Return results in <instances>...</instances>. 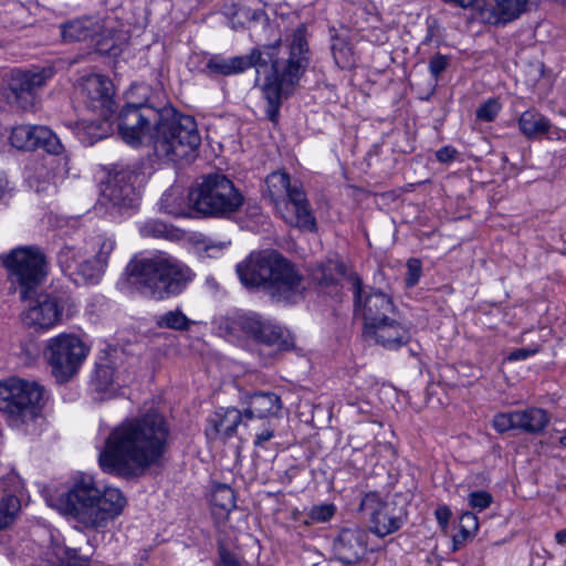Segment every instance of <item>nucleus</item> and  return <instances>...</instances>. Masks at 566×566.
Wrapping results in <instances>:
<instances>
[{
	"label": "nucleus",
	"mask_w": 566,
	"mask_h": 566,
	"mask_svg": "<svg viewBox=\"0 0 566 566\" xmlns=\"http://www.w3.org/2000/svg\"><path fill=\"white\" fill-rule=\"evenodd\" d=\"M473 535L474 534H467L463 528L460 527L459 532L453 535V549H459L462 545H464L467 539Z\"/></svg>",
	"instance_id": "nucleus-51"
},
{
	"label": "nucleus",
	"mask_w": 566,
	"mask_h": 566,
	"mask_svg": "<svg viewBox=\"0 0 566 566\" xmlns=\"http://www.w3.org/2000/svg\"><path fill=\"white\" fill-rule=\"evenodd\" d=\"M520 411V431L528 434L542 433L551 422L548 412L543 408L528 407Z\"/></svg>",
	"instance_id": "nucleus-25"
},
{
	"label": "nucleus",
	"mask_w": 566,
	"mask_h": 566,
	"mask_svg": "<svg viewBox=\"0 0 566 566\" xmlns=\"http://www.w3.org/2000/svg\"><path fill=\"white\" fill-rule=\"evenodd\" d=\"M436 518L440 526L446 527L451 517V511L448 506H439L434 511Z\"/></svg>",
	"instance_id": "nucleus-50"
},
{
	"label": "nucleus",
	"mask_w": 566,
	"mask_h": 566,
	"mask_svg": "<svg viewBox=\"0 0 566 566\" xmlns=\"http://www.w3.org/2000/svg\"><path fill=\"white\" fill-rule=\"evenodd\" d=\"M555 539L556 542L559 544V545H565L566 544V528L557 532L555 534Z\"/></svg>",
	"instance_id": "nucleus-54"
},
{
	"label": "nucleus",
	"mask_w": 566,
	"mask_h": 566,
	"mask_svg": "<svg viewBox=\"0 0 566 566\" xmlns=\"http://www.w3.org/2000/svg\"><path fill=\"white\" fill-rule=\"evenodd\" d=\"M155 324L159 328L185 332L190 328L192 321L181 310L176 308L155 316Z\"/></svg>",
	"instance_id": "nucleus-33"
},
{
	"label": "nucleus",
	"mask_w": 566,
	"mask_h": 566,
	"mask_svg": "<svg viewBox=\"0 0 566 566\" xmlns=\"http://www.w3.org/2000/svg\"><path fill=\"white\" fill-rule=\"evenodd\" d=\"M559 444L566 448V432L559 438Z\"/></svg>",
	"instance_id": "nucleus-57"
},
{
	"label": "nucleus",
	"mask_w": 566,
	"mask_h": 566,
	"mask_svg": "<svg viewBox=\"0 0 566 566\" xmlns=\"http://www.w3.org/2000/svg\"><path fill=\"white\" fill-rule=\"evenodd\" d=\"M449 65L450 57L448 55L437 53L430 57L428 67L436 84L439 82L441 74L446 72Z\"/></svg>",
	"instance_id": "nucleus-38"
},
{
	"label": "nucleus",
	"mask_w": 566,
	"mask_h": 566,
	"mask_svg": "<svg viewBox=\"0 0 566 566\" xmlns=\"http://www.w3.org/2000/svg\"><path fill=\"white\" fill-rule=\"evenodd\" d=\"M240 399L241 403L245 406L243 409L245 421L279 418L283 408L281 397L273 391L245 392Z\"/></svg>",
	"instance_id": "nucleus-22"
},
{
	"label": "nucleus",
	"mask_w": 566,
	"mask_h": 566,
	"mask_svg": "<svg viewBox=\"0 0 566 566\" xmlns=\"http://www.w3.org/2000/svg\"><path fill=\"white\" fill-rule=\"evenodd\" d=\"M137 178L136 171L129 167L115 169L102 188L99 202L118 212L134 208L138 201Z\"/></svg>",
	"instance_id": "nucleus-17"
},
{
	"label": "nucleus",
	"mask_w": 566,
	"mask_h": 566,
	"mask_svg": "<svg viewBox=\"0 0 566 566\" xmlns=\"http://www.w3.org/2000/svg\"><path fill=\"white\" fill-rule=\"evenodd\" d=\"M265 184V198L274 205L287 224L308 231L316 229L315 218L300 181H292L284 171H274L266 177Z\"/></svg>",
	"instance_id": "nucleus-9"
},
{
	"label": "nucleus",
	"mask_w": 566,
	"mask_h": 566,
	"mask_svg": "<svg viewBox=\"0 0 566 566\" xmlns=\"http://www.w3.org/2000/svg\"><path fill=\"white\" fill-rule=\"evenodd\" d=\"M45 263L44 254L35 247L17 248L4 259L9 279L18 285L23 301H28L43 282Z\"/></svg>",
	"instance_id": "nucleus-12"
},
{
	"label": "nucleus",
	"mask_w": 566,
	"mask_h": 566,
	"mask_svg": "<svg viewBox=\"0 0 566 566\" xmlns=\"http://www.w3.org/2000/svg\"><path fill=\"white\" fill-rule=\"evenodd\" d=\"M218 554L221 566H241L240 558L233 552L229 551L223 543H219Z\"/></svg>",
	"instance_id": "nucleus-44"
},
{
	"label": "nucleus",
	"mask_w": 566,
	"mask_h": 566,
	"mask_svg": "<svg viewBox=\"0 0 566 566\" xmlns=\"http://www.w3.org/2000/svg\"><path fill=\"white\" fill-rule=\"evenodd\" d=\"M422 273V265L420 260L410 259L407 262V273L405 284L407 287H413L420 280Z\"/></svg>",
	"instance_id": "nucleus-42"
},
{
	"label": "nucleus",
	"mask_w": 566,
	"mask_h": 566,
	"mask_svg": "<svg viewBox=\"0 0 566 566\" xmlns=\"http://www.w3.org/2000/svg\"><path fill=\"white\" fill-rule=\"evenodd\" d=\"M84 254L85 249L81 247L63 245L56 255L57 264L64 274L74 280Z\"/></svg>",
	"instance_id": "nucleus-27"
},
{
	"label": "nucleus",
	"mask_w": 566,
	"mask_h": 566,
	"mask_svg": "<svg viewBox=\"0 0 566 566\" xmlns=\"http://www.w3.org/2000/svg\"><path fill=\"white\" fill-rule=\"evenodd\" d=\"M332 53L340 69H349L355 64L353 49L346 36L332 34Z\"/></svg>",
	"instance_id": "nucleus-32"
},
{
	"label": "nucleus",
	"mask_w": 566,
	"mask_h": 566,
	"mask_svg": "<svg viewBox=\"0 0 566 566\" xmlns=\"http://www.w3.org/2000/svg\"><path fill=\"white\" fill-rule=\"evenodd\" d=\"M249 211L252 217H256V216L261 214V208H260V206H256V205L249 207Z\"/></svg>",
	"instance_id": "nucleus-55"
},
{
	"label": "nucleus",
	"mask_w": 566,
	"mask_h": 566,
	"mask_svg": "<svg viewBox=\"0 0 566 566\" xmlns=\"http://www.w3.org/2000/svg\"><path fill=\"white\" fill-rule=\"evenodd\" d=\"M208 422L207 436L209 438L223 437L228 439L235 433L240 423L243 422L244 426H248V421L244 420L243 411L232 407H221L217 409Z\"/></svg>",
	"instance_id": "nucleus-24"
},
{
	"label": "nucleus",
	"mask_w": 566,
	"mask_h": 566,
	"mask_svg": "<svg viewBox=\"0 0 566 566\" xmlns=\"http://www.w3.org/2000/svg\"><path fill=\"white\" fill-rule=\"evenodd\" d=\"M42 397L43 388L34 381L18 377L0 381V411L14 426L39 417Z\"/></svg>",
	"instance_id": "nucleus-10"
},
{
	"label": "nucleus",
	"mask_w": 566,
	"mask_h": 566,
	"mask_svg": "<svg viewBox=\"0 0 566 566\" xmlns=\"http://www.w3.org/2000/svg\"><path fill=\"white\" fill-rule=\"evenodd\" d=\"M493 502L491 493L486 491H474L468 495V503L472 510L479 512L488 509Z\"/></svg>",
	"instance_id": "nucleus-41"
},
{
	"label": "nucleus",
	"mask_w": 566,
	"mask_h": 566,
	"mask_svg": "<svg viewBox=\"0 0 566 566\" xmlns=\"http://www.w3.org/2000/svg\"><path fill=\"white\" fill-rule=\"evenodd\" d=\"M140 233L145 238H164L169 233V230L163 221L149 220L140 227Z\"/></svg>",
	"instance_id": "nucleus-39"
},
{
	"label": "nucleus",
	"mask_w": 566,
	"mask_h": 566,
	"mask_svg": "<svg viewBox=\"0 0 566 566\" xmlns=\"http://www.w3.org/2000/svg\"><path fill=\"white\" fill-rule=\"evenodd\" d=\"M105 270L106 269L102 266L93 255H88L85 251L74 281L77 283H97L103 276Z\"/></svg>",
	"instance_id": "nucleus-30"
},
{
	"label": "nucleus",
	"mask_w": 566,
	"mask_h": 566,
	"mask_svg": "<svg viewBox=\"0 0 566 566\" xmlns=\"http://www.w3.org/2000/svg\"><path fill=\"white\" fill-rule=\"evenodd\" d=\"M21 509V502L13 494H6L0 500V530L11 525Z\"/></svg>",
	"instance_id": "nucleus-35"
},
{
	"label": "nucleus",
	"mask_w": 566,
	"mask_h": 566,
	"mask_svg": "<svg viewBox=\"0 0 566 566\" xmlns=\"http://www.w3.org/2000/svg\"><path fill=\"white\" fill-rule=\"evenodd\" d=\"M61 34L67 42L92 39L98 52L114 56L120 52V45L126 40L124 34L114 32L108 20L93 17L74 19L62 24Z\"/></svg>",
	"instance_id": "nucleus-14"
},
{
	"label": "nucleus",
	"mask_w": 566,
	"mask_h": 566,
	"mask_svg": "<svg viewBox=\"0 0 566 566\" xmlns=\"http://www.w3.org/2000/svg\"><path fill=\"white\" fill-rule=\"evenodd\" d=\"M361 512L369 517L370 531L382 538L399 531L407 522V512L392 501H382L377 494L368 493L360 503Z\"/></svg>",
	"instance_id": "nucleus-16"
},
{
	"label": "nucleus",
	"mask_w": 566,
	"mask_h": 566,
	"mask_svg": "<svg viewBox=\"0 0 566 566\" xmlns=\"http://www.w3.org/2000/svg\"><path fill=\"white\" fill-rule=\"evenodd\" d=\"M311 63V50L306 39V27L300 24L285 43L281 38L271 44L253 48L249 54L226 59L211 55L202 73L209 76H231L255 67L264 76L262 93L268 102L266 115L277 124L283 97L291 95Z\"/></svg>",
	"instance_id": "nucleus-1"
},
{
	"label": "nucleus",
	"mask_w": 566,
	"mask_h": 566,
	"mask_svg": "<svg viewBox=\"0 0 566 566\" xmlns=\"http://www.w3.org/2000/svg\"><path fill=\"white\" fill-rule=\"evenodd\" d=\"M459 527L463 528L467 534H475L479 528V521L472 512H464L460 516Z\"/></svg>",
	"instance_id": "nucleus-46"
},
{
	"label": "nucleus",
	"mask_w": 566,
	"mask_h": 566,
	"mask_svg": "<svg viewBox=\"0 0 566 566\" xmlns=\"http://www.w3.org/2000/svg\"><path fill=\"white\" fill-rule=\"evenodd\" d=\"M354 287L355 313L364 319V335L378 345L397 349L410 340L409 328L395 317V305L389 295L381 291L363 290L361 280L350 277Z\"/></svg>",
	"instance_id": "nucleus-7"
},
{
	"label": "nucleus",
	"mask_w": 566,
	"mask_h": 566,
	"mask_svg": "<svg viewBox=\"0 0 566 566\" xmlns=\"http://www.w3.org/2000/svg\"><path fill=\"white\" fill-rule=\"evenodd\" d=\"M87 347L73 334H60L48 340L44 356L57 382L69 381L86 358Z\"/></svg>",
	"instance_id": "nucleus-15"
},
{
	"label": "nucleus",
	"mask_w": 566,
	"mask_h": 566,
	"mask_svg": "<svg viewBox=\"0 0 566 566\" xmlns=\"http://www.w3.org/2000/svg\"><path fill=\"white\" fill-rule=\"evenodd\" d=\"M126 505L127 500L118 488L105 486L101 490L87 476L75 481L67 492L61 494L55 507L84 528L97 531L118 517Z\"/></svg>",
	"instance_id": "nucleus-5"
},
{
	"label": "nucleus",
	"mask_w": 566,
	"mask_h": 566,
	"mask_svg": "<svg viewBox=\"0 0 566 566\" xmlns=\"http://www.w3.org/2000/svg\"><path fill=\"white\" fill-rule=\"evenodd\" d=\"M189 207L202 217L231 218L244 198L233 181L222 174H210L187 195Z\"/></svg>",
	"instance_id": "nucleus-8"
},
{
	"label": "nucleus",
	"mask_w": 566,
	"mask_h": 566,
	"mask_svg": "<svg viewBox=\"0 0 566 566\" xmlns=\"http://www.w3.org/2000/svg\"><path fill=\"white\" fill-rule=\"evenodd\" d=\"M116 247V242L113 238L106 235H98L93 245L94 254L98 263L105 269L108 265V259Z\"/></svg>",
	"instance_id": "nucleus-37"
},
{
	"label": "nucleus",
	"mask_w": 566,
	"mask_h": 566,
	"mask_svg": "<svg viewBox=\"0 0 566 566\" xmlns=\"http://www.w3.org/2000/svg\"><path fill=\"white\" fill-rule=\"evenodd\" d=\"M492 426L499 433L511 431L507 412H499L493 417Z\"/></svg>",
	"instance_id": "nucleus-47"
},
{
	"label": "nucleus",
	"mask_w": 566,
	"mask_h": 566,
	"mask_svg": "<svg viewBox=\"0 0 566 566\" xmlns=\"http://www.w3.org/2000/svg\"><path fill=\"white\" fill-rule=\"evenodd\" d=\"M234 323L249 338L265 346H275L280 352L294 345L289 331L256 313L240 315Z\"/></svg>",
	"instance_id": "nucleus-18"
},
{
	"label": "nucleus",
	"mask_w": 566,
	"mask_h": 566,
	"mask_svg": "<svg viewBox=\"0 0 566 566\" xmlns=\"http://www.w3.org/2000/svg\"><path fill=\"white\" fill-rule=\"evenodd\" d=\"M78 92L86 107L98 113L99 117L109 118L114 114V85L108 77L88 75L78 84Z\"/></svg>",
	"instance_id": "nucleus-19"
},
{
	"label": "nucleus",
	"mask_w": 566,
	"mask_h": 566,
	"mask_svg": "<svg viewBox=\"0 0 566 566\" xmlns=\"http://www.w3.org/2000/svg\"><path fill=\"white\" fill-rule=\"evenodd\" d=\"M125 273L134 291L154 301L179 295L193 277L187 265L166 252L132 259Z\"/></svg>",
	"instance_id": "nucleus-6"
},
{
	"label": "nucleus",
	"mask_w": 566,
	"mask_h": 566,
	"mask_svg": "<svg viewBox=\"0 0 566 566\" xmlns=\"http://www.w3.org/2000/svg\"><path fill=\"white\" fill-rule=\"evenodd\" d=\"M116 379L115 369L109 363L97 364L91 379V384L98 392H106L111 389Z\"/></svg>",
	"instance_id": "nucleus-34"
},
{
	"label": "nucleus",
	"mask_w": 566,
	"mask_h": 566,
	"mask_svg": "<svg viewBox=\"0 0 566 566\" xmlns=\"http://www.w3.org/2000/svg\"><path fill=\"white\" fill-rule=\"evenodd\" d=\"M85 559L77 556L75 551L65 549L63 555L59 557L56 566H86Z\"/></svg>",
	"instance_id": "nucleus-45"
},
{
	"label": "nucleus",
	"mask_w": 566,
	"mask_h": 566,
	"mask_svg": "<svg viewBox=\"0 0 566 566\" xmlns=\"http://www.w3.org/2000/svg\"><path fill=\"white\" fill-rule=\"evenodd\" d=\"M237 273L245 287L262 291L276 302L294 303L305 290L303 275L274 250L251 253L237 265Z\"/></svg>",
	"instance_id": "nucleus-4"
},
{
	"label": "nucleus",
	"mask_w": 566,
	"mask_h": 566,
	"mask_svg": "<svg viewBox=\"0 0 566 566\" xmlns=\"http://www.w3.org/2000/svg\"><path fill=\"white\" fill-rule=\"evenodd\" d=\"M518 125L522 133L530 138L547 133L551 127L549 120L535 111L524 112L520 117Z\"/></svg>",
	"instance_id": "nucleus-29"
},
{
	"label": "nucleus",
	"mask_w": 566,
	"mask_h": 566,
	"mask_svg": "<svg viewBox=\"0 0 566 566\" xmlns=\"http://www.w3.org/2000/svg\"><path fill=\"white\" fill-rule=\"evenodd\" d=\"M28 300L30 304L22 313V321L35 329L52 328L75 312V302L67 292L34 293Z\"/></svg>",
	"instance_id": "nucleus-13"
},
{
	"label": "nucleus",
	"mask_w": 566,
	"mask_h": 566,
	"mask_svg": "<svg viewBox=\"0 0 566 566\" xmlns=\"http://www.w3.org/2000/svg\"><path fill=\"white\" fill-rule=\"evenodd\" d=\"M211 504L228 514L235 507L234 491L227 484H218L211 494Z\"/></svg>",
	"instance_id": "nucleus-36"
},
{
	"label": "nucleus",
	"mask_w": 566,
	"mask_h": 566,
	"mask_svg": "<svg viewBox=\"0 0 566 566\" xmlns=\"http://www.w3.org/2000/svg\"><path fill=\"white\" fill-rule=\"evenodd\" d=\"M462 8L476 7V19L483 23L504 25L524 13L527 2H457Z\"/></svg>",
	"instance_id": "nucleus-23"
},
{
	"label": "nucleus",
	"mask_w": 566,
	"mask_h": 566,
	"mask_svg": "<svg viewBox=\"0 0 566 566\" xmlns=\"http://www.w3.org/2000/svg\"><path fill=\"white\" fill-rule=\"evenodd\" d=\"M159 208L161 211L174 217L188 216L189 202L186 205L184 192L178 187L168 189L160 198Z\"/></svg>",
	"instance_id": "nucleus-28"
},
{
	"label": "nucleus",
	"mask_w": 566,
	"mask_h": 566,
	"mask_svg": "<svg viewBox=\"0 0 566 566\" xmlns=\"http://www.w3.org/2000/svg\"><path fill=\"white\" fill-rule=\"evenodd\" d=\"M7 185V180L0 177V198L3 196Z\"/></svg>",
	"instance_id": "nucleus-56"
},
{
	"label": "nucleus",
	"mask_w": 566,
	"mask_h": 566,
	"mask_svg": "<svg viewBox=\"0 0 566 566\" xmlns=\"http://www.w3.org/2000/svg\"><path fill=\"white\" fill-rule=\"evenodd\" d=\"M109 118L99 117L96 120H92L91 123L83 122L78 127V134L81 135V139L90 145L105 138L109 130L111 125L108 122Z\"/></svg>",
	"instance_id": "nucleus-31"
},
{
	"label": "nucleus",
	"mask_w": 566,
	"mask_h": 566,
	"mask_svg": "<svg viewBox=\"0 0 566 566\" xmlns=\"http://www.w3.org/2000/svg\"><path fill=\"white\" fill-rule=\"evenodd\" d=\"M274 436V427L272 426L271 420H266L264 429L255 434L254 444L256 447L263 446L264 442L272 439Z\"/></svg>",
	"instance_id": "nucleus-48"
},
{
	"label": "nucleus",
	"mask_w": 566,
	"mask_h": 566,
	"mask_svg": "<svg viewBox=\"0 0 566 566\" xmlns=\"http://www.w3.org/2000/svg\"><path fill=\"white\" fill-rule=\"evenodd\" d=\"M53 75L52 67L12 70L2 87V97L11 108L31 111L39 99V92Z\"/></svg>",
	"instance_id": "nucleus-11"
},
{
	"label": "nucleus",
	"mask_w": 566,
	"mask_h": 566,
	"mask_svg": "<svg viewBox=\"0 0 566 566\" xmlns=\"http://www.w3.org/2000/svg\"><path fill=\"white\" fill-rule=\"evenodd\" d=\"M117 127L122 139L133 147L148 138L155 156L167 163H190L201 145L195 118L169 105L128 104L119 112Z\"/></svg>",
	"instance_id": "nucleus-2"
},
{
	"label": "nucleus",
	"mask_w": 566,
	"mask_h": 566,
	"mask_svg": "<svg viewBox=\"0 0 566 566\" xmlns=\"http://www.w3.org/2000/svg\"><path fill=\"white\" fill-rule=\"evenodd\" d=\"M509 416V424L511 430H517L520 431V411L514 410L507 412Z\"/></svg>",
	"instance_id": "nucleus-53"
},
{
	"label": "nucleus",
	"mask_w": 566,
	"mask_h": 566,
	"mask_svg": "<svg viewBox=\"0 0 566 566\" xmlns=\"http://www.w3.org/2000/svg\"><path fill=\"white\" fill-rule=\"evenodd\" d=\"M455 155H457L455 148H453L451 146H444V147L440 148L439 150H437L436 158L438 161L446 164V163H451L452 160H454Z\"/></svg>",
	"instance_id": "nucleus-49"
},
{
	"label": "nucleus",
	"mask_w": 566,
	"mask_h": 566,
	"mask_svg": "<svg viewBox=\"0 0 566 566\" xmlns=\"http://www.w3.org/2000/svg\"><path fill=\"white\" fill-rule=\"evenodd\" d=\"M536 350H530V349H526V348H520V349H515L513 350L510 355H509V359L510 360H522V359H526L527 357L532 356L533 354H535Z\"/></svg>",
	"instance_id": "nucleus-52"
},
{
	"label": "nucleus",
	"mask_w": 566,
	"mask_h": 566,
	"mask_svg": "<svg viewBox=\"0 0 566 566\" xmlns=\"http://www.w3.org/2000/svg\"><path fill=\"white\" fill-rule=\"evenodd\" d=\"M336 512V506L332 503L314 505L310 512L308 517L316 523L328 522Z\"/></svg>",
	"instance_id": "nucleus-40"
},
{
	"label": "nucleus",
	"mask_w": 566,
	"mask_h": 566,
	"mask_svg": "<svg viewBox=\"0 0 566 566\" xmlns=\"http://www.w3.org/2000/svg\"><path fill=\"white\" fill-rule=\"evenodd\" d=\"M368 534L358 526L342 528L333 538L332 553L343 564H355L367 553Z\"/></svg>",
	"instance_id": "nucleus-21"
},
{
	"label": "nucleus",
	"mask_w": 566,
	"mask_h": 566,
	"mask_svg": "<svg viewBox=\"0 0 566 566\" xmlns=\"http://www.w3.org/2000/svg\"><path fill=\"white\" fill-rule=\"evenodd\" d=\"M499 111V103L495 99H489L476 111V117L484 122H491L497 116Z\"/></svg>",
	"instance_id": "nucleus-43"
},
{
	"label": "nucleus",
	"mask_w": 566,
	"mask_h": 566,
	"mask_svg": "<svg viewBox=\"0 0 566 566\" xmlns=\"http://www.w3.org/2000/svg\"><path fill=\"white\" fill-rule=\"evenodd\" d=\"M11 145L20 150L42 148L52 155L62 154L64 147L59 137L46 126L19 125L12 128Z\"/></svg>",
	"instance_id": "nucleus-20"
},
{
	"label": "nucleus",
	"mask_w": 566,
	"mask_h": 566,
	"mask_svg": "<svg viewBox=\"0 0 566 566\" xmlns=\"http://www.w3.org/2000/svg\"><path fill=\"white\" fill-rule=\"evenodd\" d=\"M169 428L163 415L148 411L115 426L98 455L103 472L130 479L143 475L164 457Z\"/></svg>",
	"instance_id": "nucleus-3"
},
{
	"label": "nucleus",
	"mask_w": 566,
	"mask_h": 566,
	"mask_svg": "<svg viewBox=\"0 0 566 566\" xmlns=\"http://www.w3.org/2000/svg\"><path fill=\"white\" fill-rule=\"evenodd\" d=\"M223 14L228 18L231 28L238 30L244 28L251 21H260L263 12L251 10L243 2H229L223 7Z\"/></svg>",
	"instance_id": "nucleus-26"
}]
</instances>
